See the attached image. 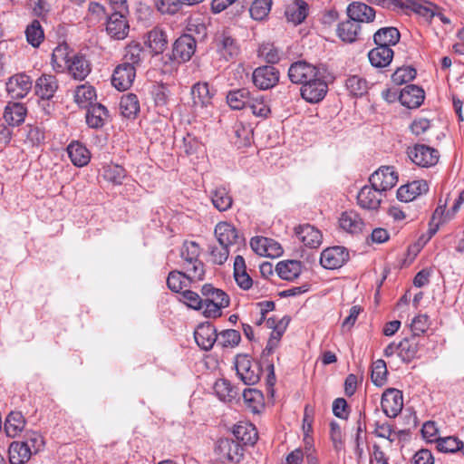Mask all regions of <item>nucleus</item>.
<instances>
[{
  "label": "nucleus",
  "mask_w": 464,
  "mask_h": 464,
  "mask_svg": "<svg viewBox=\"0 0 464 464\" xmlns=\"http://www.w3.org/2000/svg\"><path fill=\"white\" fill-rule=\"evenodd\" d=\"M258 56L263 58L266 63L275 64L280 60V55L277 48L273 44H265L258 49Z\"/></svg>",
  "instance_id": "obj_64"
},
{
  "label": "nucleus",
  "mask_w": 464,
  "mask_h": 464,
  "mask_svg": "<svg viewBox=\"0 0 464 464\" xmlns=\"http://www.w3.org/2000/svg\"><path fill=\"white\" fill-rule=\"evenodd\" d=\"M121 113L128 119H134L140 112V102L136 94L128 93L120 101Z\"/></svg>",
  "instance_id": "obj_42"
},
{
  "label": "nucleus",
  "mask_w": 464,
  "mask_h": 464,
  "mask_svg": "<svg viewBox=\"0 0 464 464\" xmlns=\"http://www.w3.org/2000/svg\"><path fill=\"white\" fill-rule=\"evenodd\" d=\"M197 41L190 34H181L173 44L172 57L179 63H186L194 55Z\"/></svg>",
  "instance_id": "obj_9"
},
{
  "label": "nucleus",
  "mask_w": 464,
  "mask_h": 464,
  "mask_svg": "<svg viewBox=\"0 0 464 464\" xmlns=\"http://www.w3.org/2000/svg\"><path fill=\"white\" fill-rule=\"evenodd\" d=\"M211 201L220 212L228 210L233 204V198L225 187H218L211 192Z\"/></svg>",
  "instance_id": "obj_44"
},
{
  "label": "nucleus",
  "mask_w": 464,
  "mask_h": 464,
  "mask_svg": "<svg viewBox=\"0 0 464 464\" xmlns=\"http://www.w3.org/2000/svg\"><path fill=\"white\" fill-rule=\"evenodd\" d=\"M215 236L221 246L230 247L237 246L239 249L246 246V240L243 235L231 224L227 222H219L215 227Z\"/></svg>",
  "instance_id": "obj_4"
},
{
  "label": "nucleus",
  "mask_w": 464,
  "mask_h": 464,
  "mask_svg": "<svg viewBox=\"0 0 464 464\" xmlns=\"http://www.w3.org/2000/svg\"><path fill=\"white\" fill-rule=\"evenodd\" d=\"M383 412L389 418H395L403 408L402 392L394 388L387 389L381 401Z\"/></svg>",
  "instance_id": "obj_14"
},
{
  "label": "nucleus",
  "mask_w": 464,
  "mask_h": 464,
  "mask_svg": "<svg viewBox=\"0 0 464 464\" xmlns=\"http://www.w3.org/2000/svg\"><path fill=\"white\" fill-rule=\"evenodd\" d=\"M148 41L150 47L155 53H160L167 45V36L163 30L154 28L148 34Z\"/></svg>",
  "instance_id": "obj_52"
},
{
  "label": "nucleus",
  "mask_w": 464,
  "mask_h": 464,
  "mask_svg": "<svg viewBox=\"0 0 464 464\" xmlns=\"http://www.w3.org/2000/svg\"><path fill=\"white\" fill-rule=\"evenodd\" d=\"M26 424L24 416L20 411L9 412L5 420V432L10 438H15L21 434Z\"/></svg>",
  "instance_id": "obj_32"
},
{
  "label": "nucleus",
  "mask_w": 464,
  "mask_h": 464,
  "mask_svg": "<svg viewBox=\"0 0 464 464\" xmlns=\"http://www.w3.org/2000/svg\"><path fill=\"white\" fill-rule=\"evenodd\" d=\"M67 153L72 163L76 167H83L90 162V151L79 141L71 142L67 147Z\"/></svg>",
  "instance_id": "obj_34"
},
{
  "label": "nucleus",
  "mask_w": 464,
  "mask_h": 464,
  "mask_svg": "<svg viewBox=\"0 0 464 464\" xmlns=\"http://www.w3.org/2000/svg\"><path fill=\"white\" fill-rule=\"evenodd\" d=\"M217 450L230 463H238L244 458L245 449L235 440L228 438L219 439Z\"/></svg>",
  "instance_id": "obj_16"
},
{
  "label": "nucleus",
  "mask_w": 464,
  "mask_h": 464,
  "mask_svg": "<svg viewBox=\"0 0 464 464\" xmlns=\"http://www.w3.org/2000/svg\"><path fill=\"white\" fill-rule=\"evenodd\" d=\"M183 0H156L155 6L161 14H174L181 10Z\"/></svg>",
  "instance_id": "obj_61"
},
{
  "label": "nucleus",
  "mask_w": 464,
  "mask_h": 464,
  "mask_svg": "<svg viewBox=\"0 0 464 464\" xmlns=\"http://www.w3.org/2000/svg\"><path fill=\"white\" fill-rule=\"evenodd\" d=\"M25 36L28 44L33 47H38L44 39V33L38 20H33L25 29Z\"/></svg>",
  "instance_id": "obj_51"
},
{
  "label": "nucleus",
  "mask_w": 464,
  "mask_h": 464,
  "mask_svg": "<svg viewBox=\"0 0 464 464\" xmlns=\"http://www.w3.org/2000/svg\"><path fill=\"white\" fill-rule=\"evenodd\" d=\"M280 72L272 65H263L256 68L252 73L254 85L262 91L269 90L279 82Z\"/></svg>",
  "instance_id": "obj_7"
},
{
  "label": "nucleus",
  "mask_w": 464,
  "mask_h": 464,
  "mask_svg": "<svg viewBox=\"0 0 464 464\" xmlns=\"http://www.w3.org/2000/svg\"><path fill=\"white\" fill-rule=\"evenodd\" d=\"M136 77V68L130 63L119 64L113 71L111 84L119 91L128 90Z\"/></svg>",
  "instance_id": "obj_13"
},
{
  "label": "nucleus",
  "mask_w": 464,
  "mask_h": 464,
  "mask_svg": "<svg viewBox=\"0 0 464 464\" xmlns=\"http://www.w3.org/2000/svg\"><path fill=\"white\" fill-rule=\"evenodd\" d=\"M86 123L92 129H101L109 117V111L105 106L95 102L86 108Z\"/></svg>",
  "instance_id": "obj_28"
},
{
  "label": "nucleus",
  "mask_w": 464,
  "mask_h": 464,
  "mask_svg": "<svg viewBox=\"0 0 464 464\" xmlns=\"http://www.w3.org/2000/svg\"><path fill=\"white\" fill-rule=\"evenodd\" d=\"M446 208L447 200L443 204L440 200L439 206L436 208L429 222L428 239H430L438 232L440 226L446 221L443 218Z\"/></svg>",
  "instance_id": "obj_54"
},
{
  "label": "nucleus",
  "mask_w": 464,
  "mask_h": 464,
  "mask_svg": "<svg viewBox=\"0 0 464 464\" xmlns=\"http://www.w3.org/2000/svg\"><path fill=\"white\" fill-rule=\"evenodd\" d=\"M393 54L392 48L376 45L368 53V58L373 67L384 68L392 63Z\"/></svg>",
  "instance_id": "obj_36"
},
{
  "label": "nucleus",
  "mask_w": 464,
  "mask_h": 464,
  "mask_svg": "<svg viewBox=\"0 0 464 464\" xmlns=\"http://www.w3.org/2000/svg\"><path fill=\"white\" fill-rule=\"evenodd\" d=\"M321 74L320 70L314 64L305 61H297L292 63L288 69L289 80L295 84L308 82Z\"/></svg>",
  "instance_id": "obj_5"
},
{
  "label": "nucleus",
  "mask_w": 464,
  "mask_h": 464,
  "mask_svg": "<svg viewBox=\"0 0 464 464\" xmlns=\"http://www.w3.org/2000/svg\"><path fill=\"white\" fill-rule=\"evenodd\" d=\"M463 446V441L454 436L445 438H439L436 440V448L439 451L443 453H455L460 451Z\"/></svg>",
  "instance_id": "obj_53"
},
{
  "label": "nucleus",
  "mask_w": 464,
  "mask_h": 464,
  "mask_svg": "<svg viewBox=\"0 0 464 464\" xmlns=\"http://www.w3.org/2000/svg\"><path fill=\"white\" fill-rule=\"evenodd\" d=\"M234 278L242 290H249L253 285V279L246 272V266L242 256L237 255L234 261Z\"/></svg>",
  "instance_id": "obj_33"
},
{
  "label": "nucleus",
  "mask_w": 464,
  "mask_h": 464,
  "mask_svg": "<svg viewBox=\"0 0 464 464\" xmlns=\"http://www.w3.org/2000/svg\"><path fill=\"white\" fill-rule=\"evenodd\" d=\"M401 34L396 27L389 26L379 29L373 34V42L376 45L390 47L400 42Z\"/></svg>",
  "instance_id": "obj_35"
},
{
  "label": "nucleus",
  "mask_w": 464,
  "mask_h": 464,
  "mask_svg": "<svg viewBox=\"0 0 464 464\" xmlns=\"http://www.w3.org/2000/svg\"><path fill=\"white\" fill-rule=\"evenodd\" d=\"M429 190L428 183L423 180H414L401 186L397 190V198L402 202H410L417 197L427 193Z\"/></svg>",
  "instance_id": "obj_20"
},
{
  "label": "nucleus",
  "mask_w": 464,
  "mask_h": 464,
  "mask_svg": "<svg viewBox=\"0 0 464 464\" xmlns=\"http://www.w3.org/2000/svg\"><path fill=\"white\" fill-rule=\"evenodd\" d=\"M33 88V81L26 73H16L6 82L7 94L14 100L24 98Z\"/></svg>",
  "instance_id": "obj_12"
},
{
  "label": "nucleus",
  "mask_w": 464,
  "mask_h": 464,
  "mask_svg": "<svg viewBox=\"0 0 464 464\" xmlns=\"http://www.w3.org/2000/svg\"><path fill=\"white\" fill-rule=\"evenodd\" d=\"M10 464H25L32 456L28 441H13L8 449Z\"/></svg>",
  "instance_id": "obj_29"
},
{
  "label": "nucleus",
  "mask_w": 464,
  "mask_h": 464,
  "mask_svg": "<svg viewBox=\"0 0 464 464\" xmlns=\"http://www.w3.org/2000/svg\"><path fill=\"white\" fill-rule=\"evenodd\" d=\"M272 6V0H254L250 8L249 13L254 20L261 21L265 19Z\"/></svg>",
  "instance_id": "obj_56"
},
{
  "label": "nucleus",
  "mask_w": 464,
  "mask_h": 464,
  "mask_svg": "<svg viewBox=\"0 0 464 464\" xmlns=\"http://www.w3.org/2000/svg\"><path fill=\"white\" fill-rule=\"evenodd\" d=\"M349 260V251L342 246L327 247L321 253L320 264L326 269L342 267Z\"/></svg>",
  "instance_id": "obj_11"
},
{
  "label": "nucleus",
  "mask_w": 464,
  "mask_h": 464,
  "mask_svg": "<svg viewBox=\"0 0 464 464\" xmlns=\"http://www.w3.org/2000/svg\"><path fill=\"white\" fill-rule=\"evenodd\" d=\"M425 98L424 91L421 87L410 84L404 87L399 94L401 103L410 109L420 107Z\"/></svg>",
  "instance_id": "obj_24"
},
{
  "label": "nucleus",
  "mask_w": 464,
  "mask_h": 464,
  "mask_svg": "<svg viewBox=\"0 0 464 464\" xmlns=\"http://www.w3.org/2000/svg\"><path fill=\"white\" fill-rule=\"evenodd\" d=\"M235 367L237 374L246 385H254L260 380L261 366L249 355L238 354L235 360Z\"/></svg>",
  "instance_id": "obj_2"
},
{
  "label": "nucleus",
  "mask_w": 464,
  "mask_h": 464,
  "mask_svg": "<svg viewBox=\"0 0 464 464\" xmlns=\"http://www.w3.org/2000/svg\"><path fill=\"white\" fill-rule=\"evenodd\" d=\"M152 95L157 106H164L168 103L171 92L166 83H158L153 86Z\"/></svg>",
  "instance_id": "obj_63"
},
{
  "label": "nucleus",
  "mask_w": 464,
  "mask_h": 464,
  "mask_svg": "<svg viewBox=\"0 0 464 464\" xmlns=\"http://www.w3.org/2000/svg\"><path fill=\"white\" fill-rule=\"evenodd\" d=\"M346 88L353 96L361 97L367 92L368 83L365 79L353 75L346 80Z\"/></svg>",
  "instance_id": "obj_57"
},
{
  "label": "nucleus",
  "mask_w": 464,
  "mask_h": 464,
  "mask_svg": "<svg viewBox=\"0 0 464 464\" xmlns=\"http://www.w3.org/2000/svg\"><path fill=\"white\" fill-rule=\"evenodd\" d=\"M233 129L236 137L235 144L238 148L248 147L253 138L252 129L242 122H237Z\"/></svg>",
  "instance_id": "obj_50"
},
{
  "label": "nucleus",
  "mask_w": 464,
  "mask_h": 464,
  "mask_svg": "<svg viewBox=\"0 0 464 464\" xmlns=\"http://www.w3.org/2000/svg\"><path fill=\"white\" fill-rule=\"evenodd\" d=\"M103 177L113 185H121L126 178V170L120 165H108L103 168Z\"/></svg>",
  "instance_id": "obj_55"
},
{
  "label": "nucleus",
  "mask_w": 464,
  "mask_h": 464,
  "mask_svg": "<svg viewBox=\"0 0 464 464\" xmlns=\"http://www.w3.org/2000/svg\"><path fill=\"white\" fill-rule=\"evenodd\" d=\"M285 14L288 22L299 24L308 14V4L304 0H297L293 5L287 6Z\"/></svg>",
  "instance_id": "obj_40"
},
{
  "label": "nucleus",
  "mask_w": 464,
  "mask_h": 464,
  "mask_svg": "<svg viewBox=\"0 0 464 464\" xmlns=\"http://www.w3.org/2000/svg\"><path fill=\"white\" fill-rule=\"evenodd\" d=\"M361 32V24L348 17L337 24L336 34L341 41L352 44L357 41Z\"/></svg>",
  "instance_id": "obj_31"
},
{
  "label": "nucleus",
  "mask_w": 464,
  "mask_h": 464,
  "mask_svg": "<svg viewBox=\"0 0 464 464\" xmlns=\"http://www.w3.org/2000/svg\"><path fill=\"white\" fill-rule=\"evenodd\" d=\"M214 391L223 401H231L238 394L237 390L226 379L218 380L214 384Z\"/></svg>",
  "instance_id": "obj_47"
},
{
  "label": "nucleus",
  "mask_w": 464,
  "mask_h": 464,
  "mask_svg": "<svg viewBox=\"0 0 464 464\" xmlns=\"http://www.w3.org/2000/svg\"><path fill=\"white\" fill-rule=\"evenodd\" d=\"M129 24L123 12L121 10L113 11L109 15L106 24L107 33L114 39H124L129 33Z\"/></svg>",
  "instance_id": "obj_17"
},
{
  "label": "nucleus",
  "mask_w": 464,
  "mask_h": 464,
  "mask_svg": "<svg viewBox=\"0 0 464 464\" xmlns=\"http://www.w3.org/2000/svg\"><path fill=\"white\" fill-rule=\"evenodd\" d=\"M407 154L412 162L424 168L434 166L439 160V151L424 144H416L408 148Z\"/></svg>",
  "instance_id": "obj_8"
},
{
  "label": "nucleus",
  "mask_w": 464,
  "mask_h": 464,
  "mask_svg": "<svg viewBox=\"0 0 464 464\" xmlns=\"http://www.w3.org/2000/svg\"><path fill=\"white\" fill-rule=\"evenodd\" d=\"M69 74L75 80L82 81L91 72V64L85 55L75 53L65 67Z\"/></svg>",
  "instance_id": "obj_26"
},
{
  "label": "nucleus",
  "mask_w": 464,
  "mask_h": 464,
  "mask_svg": "<svg viewBox=\"0 0 464 464\" xmlns=\"http://www.w3.org/2000/svg\"><path fill=\"white\" fill-rule=\"evenodd\" d=\"M340 227L351 234L361 233L365 226L362 218L355 210H347L339 218Z\"/></svg>",
  "instance_id": "obj_27"
},
{
  "label": "nucleus",
  "mask_w": 464,
  "mask_h": 464,
  "mask_svg": "<svg viewBox=\"0 0 464 464\" xmlns=\"http://www.w3.org/2000/svg\"><path fill=\"white\" fill-rule=\"evenodd\" d=\"M227 103L232 110H243L251 102V92L247 88L234 89L227 94Z\"/></svg>",
  "instance_id": "obj_37"
},
{
  "label": "nucleus",
  "mask_w": 464,
  "mask_h": 464,
  "mask_svg": "<svg viewBox=\"0 0 464 464\" xmlns=\"http://www.w3.org/2000/svg\"><path fill=\"white\" fill-rule=\"evenodd\" d=\"M243 400L246 406L253 413H259L264 409L265 403L263 393L256 389H246L243 392Z\"/></svg>",
  "instance_id": "obj_43"
},
{
  "label": "nucleus",
  "mask_w": 464,
  "mask_h": 464,
  "mask_svg": "<svg viewBox=\"0 0 464 464\" xmlns=\"http://www.w3.org/2000/svg\"><path fill=\"white\" fill-rule=\"evenodd\" d=\"M235 440L243 446H254L258 439L256 427L248 422L240 421L233 427Z\"/></svg>",
  "instance_id": "obj_22"
},
{
  "label": "nucleus",
  "mask_w": 464,
  "mask_h": 464,
  "mask_svg": "<svg viewBox=\"0 0 464 464\" xmlns=\"http://www.w3.org/2000/svg\"><path fill=\"white\" fill-rule=\"evenodd\" d=\"M45 140V130L43 127L37 125L26 126V138L25 142L33 147H37L43 144Z\"/></svg>",
  "instance_id": "obj_60"
},
{
  "label": "nucleus",
  "mask_w": 464,
  "mask_h": 464,
  "mask_svg": "<svg viewBox=\"0 0 464 464\" xmlns=\"http://www.w3.org/2000/svg\"><path fill=\"white\" fill-rule=\"evenodd\" d=\"M200 247L195 241H185L180 250L182 268L192 278L204 279V264L199 260Z\"/></svg>",
  "instance_id": "obj_1"
},
{
  "label": "nucleus",
  "mask_w": 464,
  "mask_h": 464,
  "mask_svg": "<svg viewBox=\"0 0 464 464\" xmlns=\"http://www.w3.org/2000/svg\"><path fill=\"white\" fill-rule=\"evenodd\" d=\"M387 366L386 362L379 359L372 363L371 379L374 385L382 386L387 381Z\"/></svg>",
  "instance_id": "obj_58"
},
{
  "label": "nucleus",
  "mask_w": 464,
  "mask_h": 464,
  "mask_svg": "<svg viewBox=\"0 0 464 464\" xmlns=\"http://www.w3.org/2000/svg\"><path fill=\"white\" fill-rule=\"evenodd\" d=\"M416 335L405 337L399 343L398 356L402 362L409 363L416 358L419 352V342Z\"/></svg>",
  "instance_id": "obj_39"
},
{
  "label": "nucleus",
  "mask_w": 464,
  "mask_h": 464,
  "mask_svg": "<svg viewBox=\"0 0 464 464\" xmlns=\"http://www.w3.org/2000/svg\"><path fill=\"white\" fill-rule=\"evenodd\" d=\"M192 99L195 105L206 107L211 103L214 95L208 82H197L192 86Z\"/></svg>",
  "instance_id": "obj_41"
},
{
  "label": "nucleus",
  "mask_w": 464,
  "mask_h": 464,
  "mask_svg": "<svg viewBox=\"0 0 464 464\" xmlns=\"http://www.w3.org/2000/svg\"><path fill=\"white\" fill-rule=\"evenodd\" d=\"M398 182V173L392 166H382L369 178V183L382 192L392 189Z\"/></svg>",
  "instance_id": "obj_10"
},
{
  "label": "nucleus",
  "mask_w": 464,
  "mask_h": 464,
  "mask_svg": "<svg viewBox=\"0 0 464 464\" xmlns=\"http://www.w3.org/2000/svg\"><path fill=\"white\" fill-rule=\"evenodd\" d=\"M201 294L205 297L206 302L216 303L220 302L227 304V307L230 304L229 295L222 289L214 287L211 284H206L202 286Z\"/></svg>",
  "instance_id": "obj_46"
},
{
  "label": "nucleus",
  "mask_w": 464,
  "mask_h": 464,
  "mask_svg": "<svg viewBox=\"0 0 464 464\" xmlns=\"http://www.w3.org/2000/svg\"><path fill=\"white\" fill-rule=\"evenodd\" d=\"M145 57V50L140 43L131 42L125 48L124 63H130L135 68Z\"/></svg>",
  "instance_id": "obj_48"
},
{
  "label": "nucleus",
  "mask_w": 464,
  "mask_h": 464,
  "mask_svg": "<svg viewBox=\"0 0 464 464\" xmlns=\"http://www.w3.org/2000/svg\"><path fill=\"white\" fill-rule=\"evenodd\" d=\"M197 344L205 351L212 349L217 342L218 334L215 326L210 323H204L198 326L194 333Z\"/></svg>",
  "instance_id": "obj_18"
},
{
  "label": "nucleus",
  "mask_w": 464,
  "mask_h": 464,
  "mask_svg": "<svg viewBox=\"0 0 464 464\" xmlns=\"http://www.w3.org/2000/svg\"><path fill=\"white\" fill-rule=\"evenodd\" d=\"M416 77V70L413 67L406 66L398 68L392 75L394 83L401 85Z\"/></svg>",
  "instance_id": "obj_62"
},
{
  "label": "nucleus",
  "mask_w": 464,
  "mask_h": 464,
  "mask_svg": "<svg viewBox=\"0 0 464 464\" xmlns=\"http://www.w3.org/2000/svg\"><path fill=\"white\" fill-rule=\"evenodd\" d=\"M297 238L310 248H317L322 243V233L310 224L300 225L295 228Z\"/></svg>",
  "instance_id": "obj_25"
},
{
  "label": "nucleus",
  "mask_w": 464,
  "mask_h": 464,
  "mask_svg": "<svg viewBox=\"0 0 464 464\" xmlns=\"http://www.w3.org/2000/svg\"><path fill=\"white\" fill-rule=\"evenodd\" d=\"M347 15L353 21L360 23H371L374 20L376 12L373 7L362 3L353 2L347 6Z\"/></svg>",
  "instance_id": "obj_23"
},
{
  "label": "nucleus",
  "mask_w": 464,
  "mask_h": 464,
  "mask_svg": "<svg viewBox=\"0 0 464 464\" xmlns=\"http://www.w3.org/2000/svg\"><path fill=\"white\" fill-rule=\"evenodd\" d=\"M383 192L372 184L363 186L357 194V204L367 210H377L382 200Z\"/></svg>",
  "instance_id": "obj_15"
},
{
  "label": "nucleus",
  "mask_w": 464,
  "mask_h": 464,
  "mask_svg": "<svg viewBox=\"0 0 464 464\" xmlns=\"http://www.w3.org/2000/svg\"><path fill=\"white\" fill-rule=\"evenodd\" d=\"M241 341L240 333L234 329H227L222 331L219 334H218V344L222 347H235L239 344Z\"/></svg>",
  "instance_id": "obj_59"
},
{
  "label": "nucleus",
  "mask_w": 464,
  "mask_h": 464,
  "mask_svg": "<svg viewBox=\"0 0 464 464\" xmlns=\"http://www.w3.org/2000/svg\"><path fill=\"white\" fill-rule=\"evenodd\" d=\"M69 47L66 44H60L52 53V65L56 72H63L70 63L72 56L68 51Z\"/></svg>",
  "instance_id": "obj_45"
},
{
  "label": "nucleus",
  "mask_w": 464,
  "mask_h": 464,
  "mask_svg": "<svg viewBox=\"0 0 464 464\" xmlns=\"http://www.w3.org/2000/svg\"><path fill=\"white\" fill-rule=\"evenodd\" d=\"M27 109L21 102H8L5 108L4 119L9 126L21 125L26 117Z\"/></svg>",
  "instance_id": "obj_30"
},
{
  "label": "nucleus",
  "mask_w": 464,
  "mask_h": 464,
  "mask_svg": "<svg viewBox=\"0 0 464 464\" xmlns=\"http://www.w3.org/2000/svg\"><path fill=\"white\" fill-rule=\"evenodd\" d=\"M278 276L286 281H293L302 272V263L297 260H285L278 262L276 266Z\"/></svg>",
  "instance_id": "obj_38"
},
{
  "label": "nucleus",
  "mask_w": 464,
  "mask_h": 464,
  "mask_svg": "<svg viewBox=\"0 0 464 464\" xmlns=\"http://www.w3.org/2000/svg\"><path fill=\"white\" fill-rule=\"evenodd\" d=\"M324 78V74L321 73L318 77L304 83L300 89L302 98L310 103L321 102L328 91V85Z\"/></svg>",
  "instance_id": "obj_6"
},
{
  "label": "nucleus",
  "mask_w": 464,
  "mask_h": 464,
  "mask_svg": "<svg viewBox=\"0 0 464 464\" xmlns=\"http://www.w3.org/2000/svg\"><path fill=\"white\" fill-rule=\"evenodd\" d=\"M214 44L218 55L227 62L236 59L240 53L237 39L226 30L217 34Z\"/></svg>",
  "instance_id": "obj_3"
},
{
  "label": "nucleus",
  "mask_w": 464,
  "mask_h": 464,
  "mask_svg": "<svg viewBox=\"0 0 464 464\" xmlns=\"http://www.w3.org/2000/svg\"><path fill=\"white\" fill-rule=\"evenodd\" d=\"M202 280L192 278L188 271L173 270L168 275L167 286L170 291L181 294L185 288L189 287L193 283Z\"/></svg>",
  "instance_id": "obj_21"
},
{
  "label": "nucleus",
  "mask_w": 464,
  "mask_h": 464,
  "mask_svg": "<svg viewBox=\"0 0 464 464\" xmlns=\"http://www.w3.org/2000/svg\"><path fill=\"white\" fill-rule=\"evenodd\" d=\"M58 81L54 75L43 74L35 82L34 92L43 101H50L57 92Z\"/></svg>",
  "instance_id": "obj_19"
},
{
  "label": "nucleus",
  "mask_w": 464,
  "mask_h": 464,
  "mask_svg": "<svg viewBox=\"0 0 464 464\" xmlns=\"http://www.w3.org/2000/svg\"><path fill=\"white\" fill-rule=\"evenodd\" d=\"M96 99V92L94 87L91 85H81L75 90L74 100L79 106L87 108L91 104H94L92 102Z\"/></svg>",
  "instance_id": "obj_49"
}]
</instances>
